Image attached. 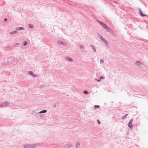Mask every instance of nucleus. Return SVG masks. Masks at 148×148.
<instances>
[{"instance_id":"f257e3e1","label":"nucleus","mask_w":148,"mask_h":148,"mask_svg":"<svg viewBox=\"0 0 148 148\" xmlns=\"http://www.w3.org/2000/svg\"><path fill=\"white\" fill-rule=\"evenodd\" d=\"M35 145H25L23 147V148H34L35 147Z\"/></svg>"},{"instance_id":"f03ea898","label":"nucleus","mask_w":148,"mask_h":148,"mask_svg":"<svg viewBox=\"0 0 148 148\" xmlns=\"http://www.w3.org/2000/svg\"><path fill=\"white\" fill-rule=\"evenodd\" d=\"M27 73L29 75H31L33 77H36L38 76V75H37L34 74V73L33 71H28L27 72Z\"/></svg>"},{"instance_id":"7ed1b4c3","label":"nucleus","mask_w":148,"mask_h":148,"mask_svg":"<svg viewBox=\"0 0 148 148\" xmlns=\"http://www.w3.org/2000/svg\"><path fill=\"white\" fill-rule=\"evenodd\" d=\"M104 28L108 32L110 33L112 32V31L110 28H109L107 25Z\"/></svg>"},{"instance_id":"20e7f679","label":"nucleus","mask_w":148,"mask_h":148,"mask_svg":"<svg viewBox=\"0 0 148 148\" xmlns=\"http://www.w3.org/2000/svg\"><path fill=\"white\" fill-rule=\"evenodd\" d=\"M72 146V144L71 143H68L65 144L64 146V148H70Z\"/></svg>"},{"instance_id":"39448f33","label":"nucleus","mask_w":148,"mask_h":148,"mask_svg":"<svg viewBox=\"0 0 148 148\" xmlns=\"http://www.w3.org/2000/svg\"><path fill=\"white\" fill-rule=\"evenodd\" d=\"M10 103H9L8 102H5L4 103H2L0 104V107L5 105H8V104H10Z\"/></svg>"},{"instance_id":"423d86ee","label":"nucleus","mask_w":148,"mask_h":148,"mask_svg":"<svg viewBox=\"0 0 148 148\" xmlns=\"http://www.w3.org/2000/svg\"><path fill=\"white\" fill-rule=\"evenodd\" d=\"M135 64L138 66H141L143 65V63L140 61H137L135 63Z\"/></svg>"},{"instance_id":"0eeeda50","label":"nucleus","mask_w":148,"mask_h":148,"mask_svg":"<svg viewBox=\"0 0 148 148\" xmlns=\"http://www.w3.org/2000/svg\"><path fill=\"white\" fill-rule=\"evenodd\" d=\"M58 43L60 45H61L64 46H65L66 45V44L65 42L61 40L59 41Z\"/></svg>"},{"instance_id":"6e6552de","label":"nucleus","mask_w":148,"mask_h":148,"mask_svg":"<svg viewBox=\"0 0 148 148\" xmlns=\"http://www.w3.org/2000/svg\"><path fill=\"white\" fill-rule=\"evenodd\" d=\"M90 48L92 49L93 51V52H95L96 51V49L95 48V47H94V46L92 45H90Z\"/></svg>"},{"instance_id":"1a4fd4ad","label":"nucleus","mask_w":148,"mask_h":148,"mask_svg":"<svg viewBox=\"0 0 148 148\" xmlns=\"http://www.w3.org/2000/svg\"><path fill=\"white\" fill-rule=\"evenodd\" d=\"M65 58L66 60H68L71 62H72L73 61V59L72 58H71L69 57H65Z\"/></svg>"},{"instance_id":"9d476101","label":"nucleus","mask_w":148,"mask_h":148,"mask_svg":"<svg viewBox=\"0 0 148 148\" xmlns=\"http://www.w3.org/2000/svg\"><path fill=\"white\" fill-rule=\"evenodd\" d=\"M18 33V32L16 30H15L13 32H11L10 33V35H12L14 34H16Z\"/></svg>"},{"instance_id":"9b49d317","label":"nucleus","mask_w":148,"mask_h":148,"mask_svg":"<svg viewBox=\"0 0 148 148\" xmlns=\"http://www.w3.org/2000/svg\"><path fill=\"white\" fill-rule=\"evenodd\" d=\"M23 29V28L22 27H18L16 28V29L17 30L20 31Z\"/></svg>"},{"instance_id":"f8f14e48","label":"nucleus","mask_w":148,"mask_h":148,"mask_svg":"<svg viewBox=\"0 0 148 148\" xmlns=\"http://www.w3.org/2000/svg\"><path fill=\"white\" fill-rule=\"evenodd\" d=\"M127 125L130 128L132 129L133 128V126L132 123H129L127 124Z\"/></svg>"},{"instance_id":"ddd939ff","label":"nucleus","mask_w":148,"mask_h":148,"mask_svg":"<svg viewBox=\"0 0 148 148\" xmlns=\"http://www.w3.org/2000/svg\"><path fill=\"white\" fill-rule=\"evenodd\" d=\"M28 27H29V28L31 29H33L34 28V26L33 25L29 24L28 25Z\"/></svg>"},{"instance_id":"4468645a","label":"nucleus","mask_w":148,"mask_h":148,"mask_svg":"<svg viewBox=\"0 0 148 148\" xmlns=\"http://www.w3.org/2000/svg\"><path fill=\"white\" fill-rule=\"evenodd\" d=\"M47 112V110H43L39 112V114L45 113Z\"/></svg>"},{"instance_id":"2eb2a0df","label":"nucleus","mask_w":148,"mask_h":148,"mask_svg":"<svg viewBox=\"0 0 148 148\" xmlns=\"http://www.w3.org/2000/svg\"><path fill=\"white\" fill-rule=\"evenodd\" d=\"M80 144L79 143V142L77 143L76 144V148H79L80 146Z\"/></svg>"},{"instance_id":"dca6fc26","label":"nucleus","mask_w":148,"mask_h":148,"mask_svg":"<svg viewBox=\"0 0 148 148\" xmlns=\"http://www.w3.org/2000/svg\"><path fill=\"white\" fill-rule=\"evenodd\" d=\"M28 43V42L27 41H24L23 42V45L24 46H26L27 44Z\"/></svg>"},{"instance_id":"f3484780","label":"nucleus","mask_w":148,"mask_h":148,"mask_svg":"<svg viewBox=\"0 0 148 148\" xmlns=\"http://www.w3.org/2000/svg\"><path fill=\"white\" fill-rule=\"evenodd\" d=\"M140 40L148 43V40H146L142 39V38L140 39Z\"/></svg>"},{"instance_id":"a211bd4d","label":"nucleus","mask_w":148,"mask_h":148,"mask_svg":"<svg viewBox=\"0 0 148 148\" xmlns=\"http://www.w3.org/2000/svg\"><path fill=\"white\" fill-rule=\"evenodd\" d=\"M139 12L140 15L141 16L142 14H143V12L141 10L139 9Z\"/></svg>"},{"instance_id":"6ab92c4d","label":"nucleus","mask_w":148,"mask_h":148,"mask_svg":"<svg viewBox=\"0 0 148 148\" xmlns=\"http://www.w3.org/2000/svg\"><path fill=\"white\" fill-rule=\"evenodd\" d=\"M97 34L98 36V37H99V38L101 39V38L103 37V36H102L101 35V34H99V33H98Z\"/></svg>"},{"instance_id":"aec40b11","label":"nucleus","mask_w":148,"mask_h":148,"mask_svg":"<svg viewBox=\"0 0 148 148\" xmlns=\"http://www.w3.org/2000/svg\"><path fill=\"white\" fill-rule=\"evenodd\" d=\"M19 45V44L18 43H15V44L14 45V47H17Z\"/></svg>"},{"instance_id":"412c9836","label":"nucleus","mask_w":148,"mask_h":148,"mask_svg":"<svg viewBox=\"0 0 148 148\" xmlns=\"http://www.w3.org/2000/svg\"><path fill=\"white\" fill-rule=\"evenodd\" d=\"M80 49H81L82 50H83L84 49V46L82 45H80Z\"/></svg>"},{"instance_id":"4be33fe9","label":"nucleus","mask_w":148,"mask_h":148,"mask_svg":"<svg viewBox=\"0 0 148 148\" xmlns=\"http://www.w3.org/2000/svg\"><path fill=\"white\" fill-rule=\"evenodd\" d=\"M45 86L44 85H41L40 86H39L38 87V88L39 89H41L42 88H43Z\"/></svg>"},{"instance_id":"5701e85b","label":"nucleus","mask_w":148,"mask_h":148,"mask_svg":"<svg viewBox=\"0 0 148 148\" xmlns=\"http://www.w3.org/2000/svg\"><path fill=\"white\" fill-rule=\"evenodd\" d=\"M101 25L103 27V28L105 27H106V25L104 23H102Z\"/></svg>"},{"instance_id":"b1692460","label":"nucleus","mask_w":148,"mask_h":148,"mask_svg":"<svg viewBox=\"0 0 148 148\" xmlns=\"http://www.w3.org/2000/svg\"><path fill=\"white\" fill-rule=\"evenodd\" d=\"M100 106L99 105H95L94 106V108H98Z\"/></svg>"},{"instance_id":"393cba45","label":"nucleus","mask_w":148,"mask_h":148,"mask_svg":"<svg viewBox=\"0 0 148 148\" xmlns=\"http://www.w3.org/2000/svg\"><path fill=\"white\" fill-rule=\"evenodd\" d=\"M83 92L85 94H87L88 93V92L86 90H84Z\"/></svg>"},{"instance_id":"a878e982","label":"nucleus","mask_w":148,"mask_h":148,"mask_svg":"<svg viewBox=\"0 0 148 148\" xmlns=\"http://www.w3.org/2000/svg\"><path fill=\"white\" fill-rule=\"evenodd\" d=\"M95 81L97 82H99L101 81L100 79L98 80L97 78L95 79Z\"/></svg>"},{"instance_id":"bb28decb","label":"nucleus","mask_w":148,"mask_h":148,"mask_svg":"<svg viewBox=\"0 0 148 148\" xmlns=\"http://www.w3.org/2000/svg\"><path fill=\"white\" fill-rule=\"evenodd\" d=\"M100 61L101 63H103L104 62V61L102 59H101Z\"/></svg>"},{"instance_id":"cd10ccee","label":"nucleus","mask_w":148,"mask_h":148,"mask_svg":"<svg viewBox=\"0 0 148 148\" xmlns=\"http://www.w3.org/2000/svg\"><path fill=\"white\" fill-rule=\"evenodd\" d=\"M101 39L103 42L106 40L105 38H104L103 37Z\"/></svg>"},{"instance_id":"c85d7f7f","label":"nucleus","mask_w":148,"mask_h":148,"mask_svg":"<svg viewBox=\"0 0 148 148\" xmlns=\"http://www.w3.org/2000/svg\"><path fill=\"white\" fill-rule=\"evenodd\" d=\"M7 18H5L4 20H3V21L4 22H6L7 21Z\"/></svg>"},{"instance_id":"c756f323","label":"nucleus","mask_w":148,"mask_h":148,"mask_svg":"<svg viewBox=\"0 0 148 148\" xmlns=\"http://www.w3.org/2000/svg\"><path fill=\"white\" fill-rule=\"evenodd\" d=\"M104 42V43H105L106 45H107L108 44V42H107L106 41V40H105Z\"/></svg>"},{"instance_id":"7c9ffc66","label":"nucleus","mask_w":148,"mask_h":148,"mask_svg":"<svg viewBox=\"0 0 148 148\" xmlns=\"http://www.w3.org/2000/svg\"><path fill=\"white\" fill-rule=\"evenodd\" d=\"M147 16V15L145 14H142V16Z\"/></svg>"},{"instance_id":"2f4dec72","label":"nucleus","mask_w":148,"mask_h":148,"mask_svg":"<svg viewBox=\"0 0 148 148\" xmlns=\"http://www.w3.org/2000/svg\"><path fill=\"white\" fill-rule=\"evenodd\" d=\"M97 122L98 124L99 125L100 124V122L99 120H97Z\"/></svg>"},{"instance_id":"473e14b6","label":"nucleus","mask_w":148,"mask_h":148,"mask_svg":"<svg viewBox=\"0 0 148 148\" xmlns=\"http://www.w3.org/2000/svg\"><path fill=\"white\" fill-rule=\"evenodd\" d=\"M133 121V119H131L130 120V121H129V123H132V121Z\"/></svg>"},{"instance_id":"72a5a7b5","label":"nucleus","mask_w":148,"mask_h":148,"mask_svg":"<svg viewBox=\"0 0 148 148\" xmlns=\"http://www.w3.org/2000/svg\"><path fill=\"white\" fill-rule=\"evenodd\" d=\"M127 115H128V114H126V115H125V116H124L123 117H122V119H124V118H125V116H127Z\"/></svg>"},{"instance_id":"f704fd0d","label":"nucleus","mask_w":148,"mask_h":148,"mask_svg":"<svg viewBox=\"0 0 148 148\" xmlns=\"http://www.w3.org/2000/svg\"><path fill=\"white\" fill-rule=\"evenodd\" d=\"M98 21L99 22V23L100 24H101V25H102V23H103V22H101V21Z\"/></svg>"},{"instance_id":"c9c22d12","label":"nucleus","mask_w":148,"mask_h":148,"mask_svg":"<svg viewBox=\"0 0 148 148\" xmlns=\"http://www.w3.org/2000/svg\"><path fill=\"white\" fill-rule=\"evenodd\" d=\"M103 78V77L102 76H100V79H101Z\"/></svg>"},{"instance_id":"e433bc0d","label":"nucleus","mask_w":148,"mask_h":148,"mask_svg":"<svg viewBox=\"0 0 148 148\" xmlns=\"http://www.w3.org/2000/svg\"><path fill=\"white\" fill-rule=\"evenodd\" d=\"M56 104L54 106V107H56Z\"/></svg>"},{"instance_id":"4c0bfd02","label":"nucleus","mask_w":148,"mask_h":148,"mask_svg":"<svg viewBox=\"0 0 148 148\" xmlns=\"http://www.w3.org/2000/svg\"><path fill=\"white\" fill-rule=\"evenodd\" d=\"M4 64L5 65H6L7 64H5V63H4Z\"/></svg>"},{"instance_id":"58836bf2","label":"nucleus","mask_w":148,"mask_h":148,"mask_svg":"<svg viewBox=\"0 0 148 148\" xmlns=\"http://www.w3.org/2000/svg\"><path fill=\"white\" fill-rule=\"evenodd\" d=\"M147 16L148 17V15H147Z\"/></svg>"}]
</instances>
